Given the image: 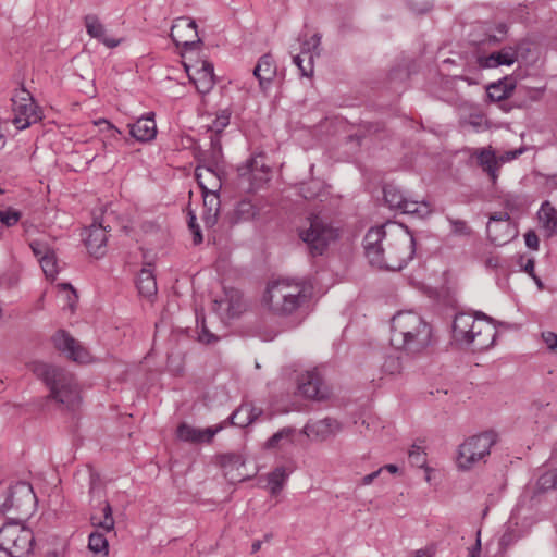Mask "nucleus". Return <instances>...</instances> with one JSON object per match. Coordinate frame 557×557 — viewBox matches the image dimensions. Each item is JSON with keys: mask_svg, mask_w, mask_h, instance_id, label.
<instances>
[{"mask_svg": "<svg viewBox=\"0 0 557 557\" xmlns=\"http://www.w3.org/2000/svg\"><path fill=\"white\" fill-rule=\"evenodd\" d=\"M414 238L409 230L396 223L370 228L363 238L364 255L372 267L401 270L414 256Z\"/></svg>", "mask_w": 557, "mask_h": 557, "instance_id": "obj_1", "label": "nucleus"}, {"mask_svg": "<svg viewBox=\"0 0 557 557\" xmlns=\"http://www.w3.org/2000/svg\"><path fill=\"white\" fill-rule=\"evenodd\" d=\"M389 341L395 350L413 358L431 346L432 326L416 311L401 310L391 320Z\"/></svg>", "mask_w": 557, "mask_h": 557, "instance_id": "obj_2", "label": "nucleus"}, {"mask_svg": "<svg viewBox=\"0 0 557 557\" xmlns=\"http://www.w3.org/2000/svg\"><path fill=\"white\" fill-rule=\"evenodd\" d=\"M310 296L311 288L305 282L282 278L268 284L262 305L274 315L288 317L304 307Z\"/></svg>", "mask_w": 557, "mask_h": 557, "instance_id": "obj_3", "label": "nucleus"}, {"mask_svg": "<svg viewBox=\"0 0 557 557\" xmlns=\"http://www.w3.org/2000/svg\"><path fill=\"white\" fill-rule=\"evenodd\" d=\"M496 336V327L490 318L466 312L455 315L453 338L457 344L473 351H483L494 345Z\"/></svg>", "mask_w": 557, "mask_h": 557, "instance_id": "obj_4", "label": "nucleus"}, {"mask_svg": "<svg viewBox=\"0 0 557 557\" xmlns=\"http://www.w3.org/2000/svg\"><path fill=\"white\" fill-rule=\"evenodd\" d=\"M33 371L49 387L51 399L69 409H74L79 404V388L75 377L70 372L44 362L35 363Z\"/></svg>", "mask_w": 557, "mask_h": 557, "instance_id": "obj_5", "label": "nucleus"}, {"mask_svg": "<svg viewBox=\"0 0 557 557\" xmlns=\"http://www.w3.org/2000/svg\"><path fill=\"white\" fill-rule=\"evenodd\" d=\"M298 236L311 256H321L338 238V231L320 215H310L298 227Z\"/></svg>", "mask_w": 557, "mask_h": 557, "instance_id": "obj_6", "label": "nucleus"}, {"mask_svg": "<svg viewBox=\"0 0 557 557\" xmlns=\"http://www.w3.org/2000/svg\"><path fill=\"white\" fill-rule=\"evenodd\" d=\"M496 443L494 432H484L467 438L458 448L456 463L460 470H470L490 455Z\"/></svg>", "mask_w": 557, "mask_h": 557, "instance_id": "obj_7", "label": "nucleus"}, {"mask_svg": "<svg viewBox=\"0 0 557 557\" xmlns=\"http://www.w3.org/2000/svg\"><path fill=\"white\" fill-rule=\"evenodd\" d=\"M12 123L18 131L26 129L42 117L41 111L33 96L25 88L20 89L12 98Z\"/></svg>", "mask_w": 557, "mask_h": 557, "instance_id": "obj_8", "label": "nucleus"}, {"mask_svg": "<svg viewBox=\"0 0 557 557\" xmlns=\"http://www.w3.org/2000/svg\"><path fill=\"white\" fill-rule=\"evenodd\" d=\"M34 534L30 529L18 523H8L0 529V544L8 547L17 557L32 552Z\"/></svg>", "mask_w": 557, "mask_h": 557, "instance_id": "obj_9", "label": "nucleus"}, {"mask_svg": "<svg viewBox=\"0 0 557 557\" xmlns=\"http://www.w3.org/2000/svg\"><path fill=\"white\" fill-rule=\"evenodd\" d=\"M298 393L312 400H326L331 397V387L324 382L318 369L308 370L297 379Z\"/></svg>", "mask_w": 557, "mask_h": 557, "instance_id": "obj_10", "label": "nucleus"}, {"mask_svg": "<svg viewBox=\"0 0 557 557\" xmlns=\"http://www.w3.org/2000/svg\"><path fill=\"white\" fill-rule=\"evenodd\" d=\"M486 232L490 240L497 246L507 244L518 234L507 212H496L492 214L486 226Z\"/></svg>", "mask_w": 557, "mask_h": 557, "instance_id": "obj_11", "label": "nucleus"}, {"mask_svg": "<svg viewBox=\"0 0 557 557\" xmlns=\"http://www.w3.org/2000/svg\"><path fill=\"white\" fill-rule=\"evenodd\" d=\"M238 175L249 183V188L255 189L269 181L270 168L264 163L263 154H257L239 165Z\"/></svg>", "mask_w": 557, "mask_h": 557, "instance_id": "obj_12", "label": "nucleus"}, {"mask_svg": "<svg viewBox=\"0 0 557 557\" xmlns=\"http://www.w3.org/2000/svg\"><path fill=\"white\" fill-rule=\"evenodd\" d=\"M52 341L55 348L65 354L66 357L73 361L81 363H88L91 361V356L88 349L65 331H58L53 335Z\"/></svg>", "mask_w": 557, "mask_h": 557, "instance_id": "obj_13", "label": "nucleus"}, {"mask_svg": "<svg viewBox=\"0 0 557 557\" xmlns=\"http://www.w3.org/2000/svg\"><path fill=\"white\" fill-rule=\"evenodd\" d=\"M246 309L242 294L236 289H227L224 295L213 301V310L222 319L237 318Z\"/></svg>", "mask_w": 557, "mask_h": 557, "instance_id": "obj_14", "label": "nucleus"}, {"mask_svg": "<svg viewBox=\"0 0 557 557\" xmlns=\"http://www.w3.org/2000/svg\"><path fill=\"white\" fill-rule=\"evenodd\" d=\"M320 42L321 36L319 34L312 35L301 44L300 53L294 57V63L299 69L301 76H312L314 57L320 54Z\"/></svg>", "mask_w": 557, "mask_h": 557, "instance_id": "obj_15", "label": "nucleus"}, {"mask_svg": "<svg viewBox=\"0 0 557 557\" xmlns=\"http://www.w3.org/2000/svg\"><path fill=\"white\" fill-rule=\"evenodd\" d=\"M171 38L177 46L186 48L199 42L196 22L186 16L176 18L171 28Z\"/></svg>", "mask_w": 557, "mask_h": 557, "instance_id": "obj_16", "label": "nucleus"}, {"mask_svg": "<svg viewBox=\"0 0 557 557\" xmlns=\"http://www.w3.org/2000/svg\"><path fill=\"white\" fill-rule=\"evenodd\" d=\"M224 424L198 429L187 423H181L177 428L176 435L183 442L199 444L210 443L215 434L223 430Z\"/></svg>", "mask_w": 557, "mask_h": 557, "instance_id": "obj_17", "label": "nucleus"}, {"mask_svg": "<svg viewBox=\"0 0 557 557\" xmlns=\"http://www.w3.org/2000/svg\"><path fill=\"white\" fill-rule=\"evenodd\" d=\"M222 173L223 170L221 169H212V166L200 163L196 168V178L202 193L219 191L222 186Z\"/></svg>", "mask_w": 557, "mask_h": 557, "instance_id": "obj_18", "label": "nucleus"}, {"mask_svg": "<svg viewBox=\"0 0 557 557\" xmlns=\"http://www.w3.org/2000/svg\"><path fill=\"white\" fill-rule=\"evenodd\" d=\"M188 76L201 94L209 92L215 83L213 64L208 61H202L199 67H195L191 72L188 71Z\"/></svg>", "mask_w": 557, "mask_h": 557, "instance_id": "obj_19", "label": "nucleus"}, {"mask_svg": "<svg viewBox=\"0 0 557 557\" xmlns=\"http://www.w3.org/2000/svg\"><path fill=\"white\" fill-rule=\"evenodd\" d=\"M518 60L516 49L508 47L488 55H479L478 64L482 69H495L500 65H512Z\"/></svg>", "mask_w": 557, "mask_h": 557, "instance_id": "obj_20", "label": "nucleus"}, {"mask_svg": "<svg viewBox=\"0 0 557 557\" xmlns=\"http://www.w3.org/2000/svg\"><path fill=\"white\" fill-rule=\"evenodd\" d=\"M84 240L90 255L99 258L104 255L107 232L100 224H92L85 233Z\"/></svg>", "mask_w": 557, "mask_h": 557, "instance_id": "obj_21", "label": "nucleus"}, {"mask_svg": "<svg viewBox=\"0 0 557 557\" xmlns=\"http://www.w3.org/2000/svg\"><path fill=\"white\" fill-rule=\"evenodd\" d=\"M131 135L140 143H147L154 139L157 135V124L154 113H148L139 117L134 124L129 125Z\"/></svg>", "mask_w": 557, "mask_h": 557, "instance_id": "obj_22", "label": "nucleus"}, {"mask_svg": "<svg viewBox=\"0 0 557 557\" xmlns=\"http://www.w3.org/2000/svg\"><path fill=\"white\" fill-rule=\"evenodd\" d=\"M472 157H474L476 159L478 164L482 168V170L485 173L488 174L492 182L495 183L498 177L497 171H498V168L500 166V164H499V159L496 156L493 148L484 147V148L474 149L472 152Z\"/></svg>", "mask_w": 557, "mask_h": 557, "instance_id": "obj_23", "label": "nucleus"}, {"mask_svg": "<svg viewBox=\"0 0 557 557\" xmlns=\"http://www.w3.org/2000/svg\"><path fill=\"white\" fill-rule=\"evenodd\" d=\"M339 430L341 423L332 418H325L312 423H307L304 428V431L308 436H312L320 441L329 438Z\"/></svg>", "mask_w": 557, "mask_h": 557, "instance_id": "obj_24", "label": "nucleus"}, {"mask_svg": "<svg viewBox=\"0 0 557 557\" xmlns=\"http://www.w3.org/2000/svg\"><path fill=\"white\" fill-rule=\"evenodd\" d=\"M35 499L36 496L32 486L27 483H18L13 487L9 502L11 503V506H14L20 510L27 511L33 508Z\"/></svg>", "mask_w": 557, "mask_h": 557, "instance_id": "obj_25", "label": "nucleus"}, {"mask_svg": "<svg viewBox=\"0 0 557 557\" xmlns=\"http://www.w3.org/2000/svg\"><path fill=\"white\" fill-rule=\"evenodd\" d=\"M84 24L87 30V34L101 41L108 48H114L119 46L120 40L111 38L107 36L106 28L103 24L100 22L98 16L94 14H88L84 18Z\"/></svg>", "mask_w": 557, "mask_h": 557, "instance_id": "obj_26", "label": "nucleus"}, {"mask_svg": "<svg viewBox=\"0 0 557 557\" xmlns=\"http://www.w3.org/2000/svg\"><path fill=\"white\" fill-rule=\"evenodd\" d=\"M276 74V66L270 54L262 55L253 69V75L262 89L270 84Z\"/></svg>", "mask_w": 557, "mask_h": 557, "instance_id": "obj_27", "label": "nucleus"}, {"mask_svg": "<svg viewBox=\"0 0 557 557\" xmlns=\"http://www.w3.org/2000/svg\"><path fill=\"white\" fill-rule=\"evenodd\" d=\"M219 191L202 193L203 198V214L202 219L207 226H213L216 223L220 212V197Z\"/></svg>", "mask_w": 557, "mask_h": 557, "instance_id": "obj_28", "label": "nucleus"}, {"mask_svg": "<svg viewBox=\"0 0 557 557\" xmlns=\"http://www.w3.org/2000/svg\"><path fill=\"white\" fill-rule=\"evenodd\" d=\"M136 285L139 294L146 298H151L157 294L158 287L151 264H147L140 270Z\"/></svg>", "mask_w": 557, "mask_h": 557, "instance_id": "obj_29", "label": "nucleus"}, {"mask_svg": "<svg viewBox=\"0 0 557 557\" xmlns=\"http://www.w3.org/2000/svg\"><path fill=\"white\" fill-rule=\"evenodd\" d=\"M290 471L283 466L274 468L267 475L268 484L267 487L272 496L278 495L284 488Z\"/></svg>", "mask_w": 557, "mask_h": 557, "instance_id": "obj_30", "label": "nucleus"}, {"mask_svg": "<svg viewBox=\"0 0 557 557\" xmlns=\"http://www.w3.org/2000/svg\"><path fill=\"white\" fill-rule=\"evenodd\" d=\"M211 144L210 149H208L203 158L201 160V164L212 166V169H221L223 170V152H222V145L220 141V138L210 137Z\"/></svg>", "mask_w": 557, "mask_h": 557, "instance_id": "obj_31", "label": "nucleus"}, {"mask_svg": "<svg viewBox=\"0 0 557 557\" xmlns=\"http://www.w3.org/2000/svg\"><path fill=\"white\" fill-rule=\"evenodd\" d=\"M539 220L543 227L547 231L548 235H552L557 230V211L550 206L548 201H545L539 211Z\"/></svg>", "mask_w": 557, "mask_h": 557, "instance_id": "obj_32", "label": "nucleus"}, {"mask_svg": "<svg viewBox=\"0 0 557 557\" xmlns=\"http://www.w3.org/2000/svg\"><path fill=\"white\" fill-rule=\"evenodd\" d=\"M295 430L293 428H283L274 433L265 443V448L276 449L289 446L294 443Z\"/></svg>", "mask_w": 557, "mask_h": 557, "instance_id": "obj_33", "label": "nucleus"}, {"mask_svg": "<svg viewBox=\"0 0 557 557\" xmlns=\"http://www.w3.org/2000/svg\"><path fill=\"white\" fill-rule=\"evenodd\" d=\"M557 488V468L544 471L533 486L534 495Z\"/></svg>", "mask_w": 557, "mask_h": 557, "instance_id": "obj_34", "label": "nucleus"}, {"mask_svg": "<svg viewBox=\"0 0 557 557\" xmlns=\"http://www.w3.org/2000/svg\"><path fill=\"white\" fill-rule=\"evenodd\" d=\"M399 211L406 214L417 215L419 218L428 216L431 213V206L425 201H416L406 197Z\"/></svg>", "mask_w": 557, "mask_h": 557, "instance_id": "obj_35", "label": "nucleus"}, {"mask_svg": "<svg viewBox=\"0 0 557 557\" xmlns=\"http://www.w3.org/2000/svg\"><path fill=\"white\" fill-rule=\"evenodd\" d=\"M88 548L95 554L107 556L109 553L107 537L98 531L90 533L88 537Z\"/></svg>", "mask_w": 557, "mask_h": 557, "instance_id": "obj_36", "label": "nucleus"}, {"mask_svg": "<svg viewBox=\"0 0 557 557\" xmlns=\"http://www.w3.org/2000/svg\"><path fill=\"white\" fill-rule=\"evenodd\" d=\"M249 414H251L250 404H243L231 414L230 422L233 425L245 428L251 423Z\"/></svg>", "mask_w": 557, "mask_h": 557, "instance_id": "obj_37", "label": "nucleus"}, {"mask_svg": "<svg viewBox=\"0 0 557 557\" xmlns=\"http://www.w3.org/2000/svg\"><path fill=\"white\" fill-rule=\"evenodd\" d=\"M384 199L391 209L399 210L406 197L396 186L387 185L384 188Z\"/></svg>", "mask_w": 557, "mask_h": 557, "instance_id": "obj_38", "label": "nucleus"}, {"mask_svg": "<svg viewBox=\"0 0 557 557\" xmlns=\"http://www.w3.org/2000/svg\"><path fill=\"white\" fill-rule=\"evenodd\" d=\"M40 265L41 269L49 280H54L58 272H59V265L58 260L54 251H51L50 253L46 255L45 257L40 258Z\"/></svg>", "mask_w": 557, "mask_h": 557, "instance_id": "obj_39", "label": "nucleus"}, {"mask_svg": "<svg viewBox=\"0 0 557 557\" xmlns=\"http://www.w3.org/2000/svg\"><path fill=\"white\" fill-rule=\"evenodd\" d=\"M235 213L239 220L249 221L258 214V209L250 200H242L238 202Z\"/></svg>", "mask_w": 557, "mask_h": 557, "instance_id": "obj_40", "label": "nucleus"}, {"mask_svg": "<svg viewBox=\"0 0 557 557\" xmlns=\"http://www.w3.org/2000/svg\"><path fill=\"white\" fill-rule=\"evenodd\" d=\"M231 114L223 110L219 112L212 123L209 125V131L214 134L213 137L219 138L222 131L230 124Z\"/></svg>", "mask_w": 557, "mask_h": 557, "instance_id": "obj_41", "label": "nucleus"}, {"mask_svg": "<svg viewBox=\"0 0 557 557\" xmlns=\"http://www.w3.org/2000/svg\"><path fill=\"white\" fill-rule=\"evenodd\" d=\"M447 221L450 225V232L455 236L469 237L472 235V228L463 220L448 216Z\"/></svg>", "mask_w": 557, "mask_h": 557, "instance_id": "obj_42", "label": "nucleus"}, {"mask_svg": "<svg viewBox=\"0 0 557 557\" xmlns=\"http://www.w3.org/2000/svg\"><path fill=\"white\" fill-rule=\"evenodd\" d=\"M511 90H512V88H508V86L506 84L499 82L497 84H492L487 88V94L492 100L500 101L503 99L508 98Z\"/></svg>", "mask_w": 557, "mask_h": 557, "instance_id": "obj_43", "label": "nucleus"}, {"mask_svg": "<svg viewBox=\"0 0 557 557\" xmlns=\"http://www.w3.org/2000/svg\"><path fill=\"white\" fill-rule=\"evenodd\" d=\"M408 457H409V461L412 466L418 467V468H425V470L429 471V468L425 467L426 466V454L420 446L412 445L409 450Z\"/></svg>", "mask_w": 557, "mask_h": 557, "instance_id": "obj_44", "label": "nucleus"}, {"mask_svg": "<svg viewBox=\"0 0 557 557\" xmlns=\"http://www.w3.org/2000/svg\"><path fill=\"white\" fill-rule=\"evenodd\" d=\"M21 212L12 208L0 210V222L10 227L15 225L21 219Z\"/></svg>", "mask_w": 557, "mask_h": 557, "instance_id": "obj_45", "label": "nucleus"}, {"mask_svg": "<svg viewBox=\"0 0 557 557\" xmlns=\"http://www.w3.org/2000/svg\"><path fill=\"white\" fill-rule=\"evenodd\" d=\"M90 522L94 527L102 529L106 532H110L114 530V519L113 517H98L97 515H91Z\"/></svg>", "mask_w": 557, "mask_h": 557, "instance_id": "obj_46", "label": "nucleus"}, {"mask_svg": "<svg viewBox=\"0 0 557 557\" xmlns=\"http://www.w3.org/2000/svg\"><path fill=\"white\" fill-rule=\"evenodd\" d=\"M34 255L38 258L40 262V258L53 251L46 243L39 240H33L29 244Z\"/></svg>", "mask_w": 557, "mask_h": 557, "instance_id": "obj_47", "label": "nucleus"}, {"mask_svg": "<svg viewBox=\"0 0 557 557\" xmlns=\"http://www.w3.org/2000/svg\"><path fill=\"white\" fill-rule=\"evenodd\" d=\"M95 125L99 126L101 132H108L111 138H117L121 135V131L104 119H99Z\"/></svg>", "mask_w": 557, "mask_h": 557, "instance_id": "obj_48", "label": "nucleus"}, {"mask_svg": "<svg viewBox=\"0 0 557 557\" xmlns=\"http://www.w3.org/2000/svg\"><path fill=\"white\" fill-rule=\"evenodd\" d=\"M383 368L389 374H396V373H399L401 371L403 363H401L399 358L388 357L385 360V362L383 364Z\"/></svg>", "mask_w": 557, "mask_h": 557, "instance_id": "obj_49", "label": "nucleus"}, {"mask_svg": "<svg viewBox=\"0 0 557 557\" xmlns=\"http://www.w3.org/2000/svg\"><path fill=\"white\" fill-rule=\"evenodd\" d=\"M521 268L525 273L533 277V280L540 287L542 286L541 280L534 273L535 264L532 258H528L525 261L523 260V258H521Z\"/></svg>", "mask_w": 557, "mask_h": 557, "instance_id": "obj_50", "label": "nucleus"}, {"mask_svg": "<svg viewBox=\"0 0 557 557\" xmlns=\"http://www.w3.org/2000/svg\"><path fill=\"white\" fill-rule=\"evenodd\" d=\"M188 226L194 234L195 244L201 243L202 236L200 232V226L196 224V215L193 212H189Z\"/></svg>", "mask_w": 557, "mask_h": 557, "instance_id": "obj_51", "label": "nucleus"}, {"mask_svg": "<svg viewBox=\"0 0 557 557\" xmlns=\"http://www.w3.org/2000/svg\"><path fill=\"white\" fill-rule=\"evenodd\" d=\"M542 338L547 348L552 351H557V334L546 331L542 333Z\"/></svg>", "mask_w": 557, "mask_h": 557, "instance_id": "obj_52", "label": "nucleus"}, {"mask_svg": "<svg viewBox=\"0 0 557 557\" xmlns=\"http://www.w3.org/2000/svg\"><path fill=\"white\" fill-rule=\"evenodd\" d=\"M198 336L199 341L206 344H211L218 339V337L214 334L210 333L207 330L203 321L201 322V331L199 332Z\"/></svg>", "mask_w": 557, "mask_h": 557, "instance_id": "obj_53", "label": "nucleus"}, {"mask_svg": "<svg viewBox=\"0 0 557 557\" xmlns=\"http://www.w3.org/2000/svg\"><path fill=\"white\" fill-rule=\"evenodd\" d=\"M524 240H525V245L529 248L534 249V250H536L539 248V237L534 232H528L524 235Z\"/></svg>", "mask_w": 557, "mask_h": 557, "instance_id": "obj_54", "label": "nucleus"}, {"mask_svg": "<svg viewBox=\"0 0 557 557\" xmlns=\"http://www.w3.org/2000/svg\"><path fill=\"white\" fill-rule=\"evenodd\" d=\"M480 535H481V531H478L475 544L471 548H469L468 557H479L480 552H481V539H480Z\"/></svg>", "mask_w": 557, "mask_h": 557, "instance_id": "obj_55", "label": "nucleus"}, {"mask_svg": "<svg viewBox=\"0 0 557 557\" xmlns=\"http://www.w3.org/2000/svg\"><path fill=\"white\" fill-rule=\"evenodd\" d=\"M522 150H513V151H508L506 152L505 154L503 156H499L498 159H499V164H504L505 162H508V161H511L513 159H516L519 154H521Z\"/></svg>", "mask_w": 557, "mask_h": 557, "instance_id": "obj_56", "label": "nucleus"}, {"mask_svg": "<svg viewBox=\"0 0 557 557\" xmlns=\"http://www.w3.org/2000/svg\"><path fill=\"white\" fill-rule=\"evenodd\" d=\"M522 150H513V151H508L506 152L505 154L503 156H499L498 159H499V164H504L505 162H508V161H511L513 159H516L519 154H521Z\"/></svg>", "mask_w": 557, "mask_h": 557, "instance_id": "obj_57", "label": "nucleus"}, {"mask_svg": "<svg viewBox=\"0 0 557 557\" xmlns=\"http://www.w3.org/2000/svg\"><path fill=\"white\" fill-rule=\"evenodd\" d=\"M384 470V468H380L379 470L370 473V474H367L362 478L361 480V484L362 485H370L379 475L380 473Z\"/></svg>", "mask_w": 557, "mask_h": 557, "instance_id": "obj_58", "label": "nucleus"}, {"mask_svg": "<svg viewBox=\"0 0 557 557\" xmlns=\"http://www.w3.org/2000/svg\"><path fill=\"white\" fill-rule=\"evenodd\" d=\"M484 263L488 269H496L500 265V260L497 256H488Z\"/></svg>", "mask_w": 557, "mask_h": 557, "instance_id": "obj_59", "label": "nucleus"}, {"mask_svg": "<svg viewBox=\"0 0 557 557\" xmlns=\"http://www.w3.org/2000/svg\"><path fill=\"white\" fill-rule=\"evenodd\" d=\"M251 414H249V418L251 419V423L258 419L259 416L262 413V409L255 407L252 404H250Z\"/></svg>", "mask_w": 557, "mask_h": 557, "instance_id": "obj_60", "label": "nucleus"}, {"mask_svg": "<svg viewBox=\"0 0 557 557\" xmlns=\"http://www.w3.org/2000/svg\"><path fill=\"white\" fill-rule=\"evenodd\" d=\"M0 557H17L15 554H13L12 550H10L4 545L0 544Z\"/></svg>", "mask_w": 557, "mask_h": 557, "instance_id": "obj_61", "label": "nucleus"}, {"mask_svg": "<svg viewBox=\"0 0 557 557\" xmlns=\"http://www.w3.org/2000/svg\"><path fill=\"white\" fill-rule=\"evenodd\" d=\"M101 510H102L103 517H113L112 516V507L108 502L103 503Z\"/></svg>", "mask_w": 557, "mask_h": 557, "instance_id": "obj_62", "label": "nucleus"}, {"mask_svg": "<svg viewBox=\"0 0 557 557\" xmlns=\"http://www.w3.org/2000/svg\"><path fill=\"white\" fill-rule=\"evenodd\" d=\"M383 468H384V470H387V471H388V472H391V473H396V472H398V467H397V466H395V465H392V463L386 465V466H384Z\"/></svg>", "mask_w": 557, "mask_h": 557, "instance_id": "obj_63", "label": "nucleus"}, {"mask_svg": "<svg viewBox=\"0 0 557 557\" xmlns=\"http://www.w3.org/2000/svg\"><path fill=\"white\" fill-rule=\"evenodd\" d=\"M482 116L478 115L474 116L473 120L470 122L474 127H479L482 124Z\"/></svg>", "mask_w": 557, "mask_h": 557, "instance_id": "obj_64", "label": "nucleus"}]
</instances>
